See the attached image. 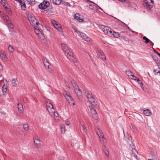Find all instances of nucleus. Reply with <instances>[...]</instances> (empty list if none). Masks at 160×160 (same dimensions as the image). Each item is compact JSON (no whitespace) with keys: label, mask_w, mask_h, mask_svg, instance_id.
Segmentation results:
<instances>
[{"label":"nucleus","mask_w":160,"mask_h":160,"mask_svg":"<svg viewBox=\"0 0 160 160\" xmlns=\"http://www.w3.org/2000/svg\"><path fill=\"white\" fill-rule=\"evenodd\" d=\"M83 92L89 101V106L90 109L92 117L94 119H97L98 118V114L95 108H98L97 102L93 97L92 92L90 91L84 89Z\"/></svg>","instance_id":"1"},{"label":"nucleus","mask_w":160,"mask_h":160,"mask_svg":"<svg viewBox=\"0 0 160 160\" xmlns=\"http://www.w3.org/2000/svg\"><path fill=\"white\" fill-rule=\"evenodd\" d=\"M27 17L28 21L32 26L34 27L35 25L42 26V25L39 23L38 20L36 19L32 14L28 13L27 14Z\"/></svg>","instance_id":"2"},{"label":"nucleus","mask_w":160,"mask_h":160,"mask_svg":"<svg viewBox=\"0 0 160 160\" xmlns=\"http://www.w3.org/2000/svg\"><path fill=\"white\" fill-rule=\"evenodd\" d=\"M64 52L66 56L68 58L72 60L74 63L77 62V60L75 59L73 53L69 48H68L67 49H66Z\"/></svg>","instance_id":"3"},{"label":"nucleus","mask_w":160,"mask_h":160,"mask_svg":"<svg viewBox=\"0 0 160 160\" xmlns=\"http://www.w3.org/2000/svg\"><path fill=\"white\" fill-rule=\"evenodd\" d=\"M49 5V2L44 0L38 6V8L41 9H44L46 8Z\"/></svg>","instance_id":"4"},{"label":"nucleus","mask_w":160,"mask_h":160,"mask_svg":"<svg viewBox=\"0 0 160 160\" xmlns=\"http://www.w3.org/2000/svg\"><path fill=\"white\" fill-rule=\"evenodd\" d=\"M52 23L53 26L57 29L58 31L61 32H62V28L61 26V25L58 23V22H57L53 20L52 21Z\"/></svg>","instance_id":"5"},{"label":"nucleus","mask_w":160,"mask_h":160,"mask_svg":"<svg viewBox=\"0 0 160 160\" xmlns=\"http://www.w3.org/2000/svg\"><path fill=\"white\" fill-rule=\"evenodd\" d=\"M96 51L99 57L103 60H106V57L100 49L97 48Z\"/></svg>","instance_id":"6"},{"label":"nucleus","mask_w":160,"mask_h":160,"mask_svg":"<svg viewBox=\"0 0 160 160\" xmlns=\"http://www.w3.org/2000/svg\"><path fill=\"white\" fill-rule=\"evenodd\" d=\"M79 37H81L83 40L88 42L90 41V38L84 33L80 32L78 34Z\"/></svg>","instance_id":"7"},{"label":"nucleus","mask_w":160,"mask_h":160,"mask_svg":"<svg viewBox=\"0 0 160 160\" xmlns=\"http://www.w3.org/2000/svg\"><path fill=\"white\" fill-rule=\"evenodd\" d=\"M42 61L46 69H49L50 64L49 61L45 57H43L42 59Z\"/></svg>","instance_id":"8"},{"label":"nucleus","mask_w":160,"mask_h":160,"mask_svg":"<svg viewBox=\"0 0 160 160\" xmlns=\"http://www.w3.org/2000/svg\"><path fill=\"white\" fill-rule=\"evenodd\" d=\"M132 155L137 160H139L137 156V154H138V152L134 148V147H133V148H132Z\"/></svg>","instance_id":"9"},{"label":"nucleus","mask_w":160,"mask_h":160,"mask_svg":"<svg viewBox=\"0 0 160 160\" xmlns=\"http://www.w3.org/2000/svg\"><path fill=\"white\" fill-rule=\"evenodd\" d=\"M80 16L79 14L76 13L74 15V17L75 19L77 20L79 22H82L83 21V20L82 19L80 18Z\"/></svg>","instance_id":"10"},{"label":"nucleus","mask_w":160,"mask_h":160,"mask_svg":"<svg viewBox=\"0 0 160 160\" xmlns=\"http://www.w3.org/2000/svg\"><path fill=\"white\" fill-rule=\"evenodd\" d=\"M34 142L35 144V145L36 146H38L39 145L40 143V139L38 137L36 138L34 141Z\"/></svg>","instance_id":"11"},{"label":"nucleus","mask_w":160,"mask_h":160,"mask_svg":"<svg viewBox=\"0 0 160 160\" xmlns=\"http://www.w3.org/2000/svg\"><path fill=\"white\" fill-rule=\"evenodd\" d=\"M75 92L77 96L79 98L80 97L82 94V92L78 88H75L74 89Z\"/></svg>","instance_id":"12"},{"label":"nucleus","mask_w":160,"mask_h":160,"mask_svg":"<svg viewBox=\"0 0 160 160\" xmlns=\"http://www.w3.org/2000/svg\"><path fill=\"white\" fill-rule=\"evenodd\" d=\"M152 58H153V60L155 61V62L157 64L158 66H159V65H160V63L158 62V58L155 55H151Z\"/></svg>","instance_id":"13"},{"label":"nucleus","mask_w":160,"mask_h":160,"mask_svg":"<svg viewBox=\"0 0 160 160\" xmlns=\"http://www.w3.org/2000/svg\"><path fill=\"white\" fill-rule=\"evenodd\" d=\"M126 140L128 142L129 145H131L132 144L133 145V141L132 139V138L131 136L128 135V138Z\"/></svg>","instance_id":"14"},{"label":"nucleus","mask_w":160,"mask_h":160,"mask_svg":"<svg viewBox=\"0 0 160 160\" xmlns=\"http://www.w3.org/2000/svg\"><path fill=\"white\" fill-rule=\"evenodd\" d=\"M67 100L70 104L72 106H74L75 105L74 100L71 97L68 98Z\"/></svg>","instance_id":"15"},{"label":"nucleus","mask_w":160,"mask_h":160,"mask_svg":"<svg viewBox=\"0 0 160 160\" xmlns=\"http://www.w3.org/2000/svg\"><path fill=\"white\" fill-rule=\"evenodd\" d=\"M50 2L54 4L59 5L61 3V0H50Z\"/></svg>","instance_id":"16"},{"label":"nucleus","mask_w":160,"mask_h":160,"mask_svg":"<svg viewBox=\"0 0 160 160\" xmlns=\"http://www.w3.org/2000/svg\"><path fill=\"white\" fill-rule=\"evenodd\" d=\"M151 154L153 157V159L155 158L157 154L156 151L154 149H151Z\"/></svg>","instance_id":"17"},{"label":"nucleus","mask_w":160,"mask_h":160,"mask_svg":"<svg viewBox=\"0 0 160 160\" xmlns=\"http://www.w3.org/2000/svg\"><path fill=\"white\" fill-rule=\"evenodd\" d=\"M12 85L14 86H16L18 84V81L17 78H15L12 80Z\"/></svg>","instance_id":"18"},{"label":"nucleus","mask_w":160,"mask_h":160,"mask_svg":"<svg viewBox=\"0 0 160 160\" xmlns=\"http://www.w3.org/2000/svg\"><path fill=\"white\" fill-rule=\"evenodd\" d=\"M2 4L4 7H5V8L6 9V10L7 11V12H8L9 14L11 13L10 8H9V6H8V4L7 5L8 6H5L6 5L5 2H4L2 3Z\"/></svg>","instance_id":"19"},{"label":"nucleus","mask_w":160,"mask_h":160,"mask_svg":"<svg viewBox=\"0 0 160 160\" xmlns=\"http://www.w3.org/2000/svg\"><path fill=\"white\" fill-rule=\"evenodd\" d=\"M17 105L18 111L19 112H22V110H23L22 104L21 103H18L17 104Z\"/></svg>","instance_id":"20"},{"label":"nucleus","mask_w":160,"mask_h":160,"mask_svg":"<svg viewBox=\"0 0 160 160\" xmlns=\"http://www.w3.org/2000/svg\"><path fill=\"white\" fill-rule=\"evenodd\" d=\"M37 26H38L35 25L34 26V27L33 26V27L35 29V31L36 33L37 34L39 35L41 33V32H40V30H39V28Z\"/></svg>","instance_id":"21"},{"label":"nucleus","mask_w":160,"mask_h":160,"mask_svg":"<svg viewBox=\"0 0 160 160\" xmlns=\"http://www.w3.org/2000/svg\"><path fill=\"white\" fill-rule=\"evenodd\" d=\"M109 28L107 27H104V28L102 29L103 32L106 35L108 33V32Z\"/></svg>","instance_id":"22"},{"label":"nucleus","mask_w":160,"mask_h":160,"mask_svg":"<svg viewBox=\"0 0 160 160\" xmlns=\"http://www.w3.org/2000/svg\"><path fill=\"white\" fill-rule=\"evenodd\" d=\"M46 104L47 107V109H48L49 108H50L51 109H54L52 104L50 102H46Z\"/></svg>","instance_id":"23"},{"label":"nucleus","mask_w":160,"mask_h":160,"mask_svg":"<svg viewBox=\"0 0 160 160\" xmlns=\"http://www.w3.org/2000/svg\"><path fill=\"white\" fill-rule=\"evenodd\" d=\"M54 118L56 121H58L59 119L58 113L57 112H54Z\"/></svg>","instance_id":"24"},{"label":"nucleus","mask_w":160,"mask_h":160,"mask_svg":"<svg viewBox=\"0 0 160 160\" xmlns=\"http://www.w3.org/2000/svg\"><path fill=\"white\" fill-rule=\"evenodd\" d=\"M61 46L63 52L66 49H67L68 48L67 46L64 43H62L61 44Z\"/></svg>","instance_id":"25"},{"label":"nucleus","mask_w":160,"mask_h":160,"mask_svg":"<svg viewBox=\"0 0 160 160\" xmlns=\"http://www.w3.org/2000/svg\"><path fill=\"white\" fill-rule=\"evenodd\" d=\"M0 56H1V58L2 59L5 61L6 60V54L4 53H1L0 54Z\"/></svg>","instance_id":"26"},{"label":"nucleus","mask_w":160,"mask_h":160,"mask_svg":"<svg viewBox=\"0 0 160 160\" xmlns=\"http://www.w3.org/2000/svg\"><path fill=\"white\" fill-rule=\"evenodd\" d=\"M71 83L73 86V88L75 89V88H78L79 87L77 85V84L76 82L74 80L71 81Z\"/></svg>","instance_id":"27"},{"label":"nucleus","mask_w":160,"mask_h":160,"mask_svg":"<svg viewBox=\"0 0 160 160\" xmlns=\"http://www.w3.org/2000/svg\"><path fill=\"white\" fill-rule=\"evenodd\" d=\"M136 81L138 83L140 84V86L144 90V87H143V85L141 80L139 79L138 78L136 79Z\"/></svg>","instance_id":"28"},{"label":"nucleus","mask_w":160,"mask_h":160,"mask_svg":"<svg viewBox=\"0 0 160 160\" xmlns=\"http://www.w3.org/2000/svg\"><path fill=\"white\" fill-rule=\"evenodd\" d=\"M2 92L3 93V94L6 95L7 93V89L6 87H5L4 85H3V87H2Z\"/></svg>","instance_id":"29"},{"label":"nucleus","mask_w":160,"mask_h":160,"mask_svg":"<svg viewBox=\"0 0 160 160\" xmlns=\"http://www.w3.org/2000/svg\"><path fill=\"white\" fill-rule=\"evenodd\" d=\"M143 113L146 116H149L150 114V111L149 110L147 109L144 110L143 111Z\"/></svg>","instance_id":"30"},{"label":"nucleus","mask_w":160,"mask_h":160,"mask_svg":"<svg viewBox=\"0 0 160 160\" xmlns=\"http://www.w3.org/2000/svg\"><path fill=\"white\" fill-rule=\"evenodd\" d=\"M20 4L21 6L22 9L23 10H25V9L26 8V4L25 2H21Z\"/></svg>","instance_id":"31"},{"label":"nucleus","mask_w":160,"mask_h":160,"mask_svg":"<svg viewBox=\"0 0 160 160\" xmlns=\"http://www.w3.org/2000/svg\"><path fill=\"white\" fill-rule=\"evenodd\" d=\"M145 4L144 6H146L148 9L149 10L150 8V3L147 1V0H145Z\"/></svg>","instance_id":"32"},{"label":"nucleus","mask_w":160,"mask_h":160,"mask_svg":"<svg viewBox=\"0 0 160 160\" xmlns=\"http://www.w3.org/2000/svg\"><path fill=\"white\" fill-rule=\"evenodd\" d=\"M23 127L24 129L25 130L27 131L29 130L28 124L27 123L23 125Z\"/></svg>","instance_id":"33"},{"label":"nucleus","mask_w":160,"mask_h":160,"mask_svg":"<svg viewBox=\"0 0 160 160\" xmlns=\"http://www.w3.org/2000/svg\"><path fill=\"white\" fill-rule=\"evenodd\" d=\"M103 150L105 152L106 155L107 157H108L109 153L108 151L107 150L105 146H104V147H103Z\"/></svg>","instance_id":"34"},{"label":"nucleus","mask_w":160,"mask_h":160,"mask_svg":"<svg viewBox=\"0 0 160 160\" xmlns=\"http://www.w3.org/2000/svg\"><path fill=\"white\" fill-rule=\"evenodd\" d=\"M126 74L128 76H132L133 73L130 70H128L126 71Z\"/></svg>","instance_id":"35"},{"label":"nucleus","mask_w":160,"mask_h":160,"mask_svg":"<svg viewBox=\"0 0 160 160\" xmlns=\"http://www.w3.org/2000/svg\"><path fill=\"white\" fill-rule=\"evenodd\" d=\"M96 6L94 5H89V8L92 10H95Z\"/></svg>","instance_id":"36"},{"label":"nucleus","mask_w":160,"mask_h":160,"mask_svg":"<svg viewBox=\"0 0 160 160\" xmlns=\"http://www.w3.org/2000/svg\"><path fill=\"white\" fill-rule=\"evenodd\" d=\"M64 97L66 99H67L68 98H70L71 96L70 94L68 92H66L65 94L64 95Z\"/></svg>","instance_id":"37"},{"label":"nucleus","mask_w":160,"mask_h":160,"mask_svg":"<svg viewBox=\"0 0 160 160\" xmlns=\"http://www.w3.org/2000/svg\"><path fill=\"white\" fill-rule=\"evenodd\" d=\"M8 50L9 51L11 52H14V49L13 47L10 45H9L8 47Z\"/></svg>","instance_id":"38"},{"label":"nucleus","mask_w":160,"mask_h":160,"mask_svg":"<svg viewBox=\"0 0 160 160\" xmlns=\"http://www.w3.org/2000/svg\"><path fill=\"white\" fill-rule=\"evenodd\" d=\"M113 35L115 37L118 38L119 36V34L118 32H116L113 31Z\"/></svg>","instance_id":"39"},{"label":"nucleus","mask_w":160,"mask_h":160,"mask_svg":"<svg viewBox=\"0 0 160 160\" xmlns=\"http://www.w3.org/2000/svg\"><path fill=\"white\" fill-rule=\"evenodd\" d=\"M143 39L144 40H145V42L146 43H148L150 41V40L149 39H148V38L145 36L143 37Z\"/></svg>","instance_id":"40"},{"label":"nucleus","mask_w":160,"mask_h":160,"mask_svg":"<svg viewBox=\"0 0 160 160\" xmlns=\"http://www.w3.org/2000/svg\"><path fill=\"white\" fill-rule=\"evenodd\" d=\"M130 127L132 131H134L136 129L135 127L132 124H131L130 125Z\"/></svg>","instance_id":"41"},{"label":"nucleus","mask_w":160,"mask_h":160,"mask_svg":"<svg viewBox=\"0 0 160 160\" xmlns=\"http://www.w3.org/2000/svg\"><path fill=\"white\" fill-rule=\"evenodd\" d=\"M62 4H63L65 6H70V5L69 3L68 2H65L64 1H61V3Z\"/></svg>","instance_id":"42"},{"label":"nucleus","mask_w":160,"mask_h":160,"mask_svg":"<svg viewBox=\"0 0 160 160\" xmlns=\"http://www.w3.org/2000/svg\"><path fill=\"white\" fill-rule=\"evenodd\" d=\"M63 125L61 126V131L62 133H64L65 132V128Z\"/></svg>","instance_id":"43"},{"label":"nucleus","mask_w":160,"mask_h":160,"mask_svg":"<svg viewBox=\"0 0 160 160\" xmlns=\"http://www.w3.org/2000/svg\"><path fill=\"white\" fill-rule=\"evenodd\" d=\"M113 31H112L111 29H109L108 32V34H107V35H108L109 36L113 35Z\"/></svg>","instance_id":"44"},{"label":"nucleus","mask_w":160,"mask_h":160,"mask_svg":"<svg viewBox=\"0 0 160 160\" xmlns=\"http://www.w3.org/2000/svg\"><path fill=\"white\" fill-rule=\"evenodd\" d=\"M121 38L123 39L125 41H128V38L124 36H122L121 37Z\"/></svg>","instance_id":"45"},{"label":"nucleus","mask_w":160,"mask_h":160,"mask_svg":"<svg viewBox=\"0 0 160 160\" xmlns=\"http://www.w3.org/2000/svg\"><path fill=\"white\" fill-rule=\"evenodd\" d=\"M45 11L46 13H49L52 12V10L50 8H48L45 10Z\"/></svg>","instance_id":"46"},{"label":"nucleus","mask_w":160,"mask_h":160,"mask_svg":"<svg viewBox=\"0 0 160 160\" xmlns=\"http://www.w3.org/2000/svg\"><path fill=\"white\" fill-rule=\"evenodd\" d=\"M98 136H99V138H101L102 139H103L104 138L103 134L102 133H101L100 134H98Z\"/></svg>","instance_id":"47"},{"label":"nucleus","mask_w":160,"mask_h":160,"mask_svg":"<svg viewBox=\"0 0 160 160\" xmlns=\"http://www.w3.org/2000/svg\"><path fill=\"white\" fill-rule=\"evenodd\" d=\"M74 29L75 31V32H76L78 34V35L81 32L80 31H78V29L76 28H74Z\"/></svg>","instance_id":"48"},{"label":"nucleus","mask_w":160,"mask_h":160,"mask_svg":"<svg viewBox=\"0 0 160 160\" xmlns=\"http://www.w3.org/2000/svg\"><path fill=\"white\" fill-rule=\"evenodd\" d=\"M27 1V3L28 4H31V5L32 4V2H33V1H31V0H26Z\"/></svg>","instance_id":"49"},{"label":"nucleus","mask_w":160,"mask_h":160,"mask_svg":"<svg viewBox=\"0 0 160 160\" xmlns=\"http://www.w3.org/2000/svg\"><path fill=\"white\" fill-rule=\"evenodd\" d=\"M152 49L153 50L154 52L156 53L160 57V53H158L157 52L154 48H152Z\"/></svg>","instance_id":"50"},{"label":"nucleus","mask_w":160,"mask_h":160,"mask_svg":"<svg viewBox=\"0 0 160 160\" xmlns=\"http://www.w3.org/2000/svg\"><path fill=\"white\" fill-rule=\"evenodd\" d=\"M96 132L97 134L98 135V134H101V133H102V132H101V131H100V130H99V128H98V130H97L96 131Z\"/></svg>","instance_id":"51"},{"label":"nucleus","mask_w":160,"mask_h":160,"mask_svg":"<svg viewBox=\"0 0 160 160\" xmlns=\"http://www.w3.org/2000/svg\"><path fill=\"white\" fill-rule=\"evenodd\" d=\"M131 76L133 78H131L133 80L135 81H136V79L137 78H137V77H136L135 76H134L133 73L132 74V76Z\"/></svg>","instance_id":"52"},{"label":"nucleus","mask_w":160,"mask_h":160,"mask_svg":"<svg viewBox=\"0 0 160 160\" xmlns=\"http://www.w3.org/2000/svg\"><path fill=\"white\" fill-rule=\"evenodd\" d=\"M4 19H6L7 21H8V19H9V18H8V15H5L4 16Z\"/></svg>","instance_id":"53"},{"label":"nucleus","mask_w":160,"mask_h":160,"mask_svg":"<svg viewBox=\"0 0 160 160\" xmlns=\"http://www.w3.org/2000/svg\"><path fill=\"white\" fill-rule=\"evenodd\" d=\"M65 122L66 124L68 126L70 124V122L68 120L65 121Z\"/></svg>","instance_id":"54"},{"label":"nucleus","mask_w":160,"mask_h":160,"mask_svg":"<svg viewBox=\"0 0 160 160\" xmlns=\"http://www.w3.org/2000/svg\"><path fill=\"white\" fill-rule=\"evenodd\" d=\"M82 128L84 130V131L86 132V131H87V129H86V127L84 125H82Z\"/></svg>","instance_id":"55"},{"label":"nucleus","mask_w":160,"mask_h":160,"mask_svg":"<svg viewBox=\"0 0 160 160\" xmlns=\"http://www.w3.org/2000/svg\"><path fill=\"white\" fill-rule=\"evenodd\" d=\"M9 27L11 29H12L13 28V26L12 24H11L9 25Z\"/></svg>","instance_id":"56"},{"label":"nucleus","mask_w":160,"mask_h":160,"mask_svg":"<svg viewBox=\"0 0 160 160\" xmlns=\"http://www.w3.org/2000/svg\"><path fill=\"white\" fill-rule=\"evenodd\" d=\"M128 42L130 43H132V40L128 39Z\"/></svg>","instance_id":"57"},{"label":"nucleus","mask_w":160,"mask_h":160,"mask_svg":"<svg viewBox=\"0 0 160 160\" xmlns=\"http://www.w3.org/2000/svg\"><path fill=\"white\" fill-rule=\"evenodd\" d=\"M88 1L90 3H93L94 4H96L94 2H92V1H91L90 0H88Z\"/></svg>","instance_id":"58"},{"label":"nucleus","mask_w":160,"mask_h":160,"mask_svg":"<svg viewBox=\"0 0 160 160\" xmlns=\"http://www.w3.org/2000/svg\"><path fill=\"white\" fill-rule=\"evenodd\" d=\"M118 0L122 2H125L127 0Z\"/></svg>","instance_id":"59"},{"label":"nucleus","mask_w":160,"mask_h":160,"mask_svg":"<svg viewBox=\"0 0 160 160\" xmlns=\"http://www.w3.org/2000/svg\"><path fill=\"white\" fill-rule=\"evenodd\" d=\"M158 71H159L157 70H154V72H155V74H157V72Z\"/></svg>","instance_id":"60"},{"label":"nucleus","mask_w":160,"mask_h":160,"mask_svg":"<svg viewBox=\"0 0 160 160\" xmlns=\"http://www.w3.org/2000/svg\"><path fill=\"white\" fill-rule=\"evenodd\" d=\"M17 1H18V2H19L20 3V4L21 3V2H22V0H17Z\"/></svg>","instance_id":"61"},{"label":"nucleus","mask_w":160,"mask_h":160,"mask_svg":"<svg viewBox=\"0 0 160 160\" xmlns=\"http://www.w3.org/2000/svg\"><path fill=\"white\" fill-rule=\"evenodd\" d=\"M96 5L101 10H102V8L100 7H99L98 5H97L96 4Z\"/></svg>","instance_id":"62"},{"label":"nucleus","mask_w":160,"mask_h":160,"mask_svg":"<svg viewBox=\"0 0 160 160\" xmlns=\"http://www.w3.org/2000/svg\"><path fill=\"white\" fill-rule=\"evenodd\" d=\"M154 2V1H153L152 0H151V3L153 4Z\"/></svg>","instance_id":"63"},{"label":"nucleus","mask_w":160,"mask_h":160,"mask_svg":"<svg viewBox=\"0 0 160 160\" xmlns=\"http://www.w3.org/2000/svg\"><path fill=\"white\" fill-rule=\"evenodd\" d=\"M3 0H0V2L1 3L2 2H3L2 1Z\"/></svg>","instance_id":"64"}]
</instances>
